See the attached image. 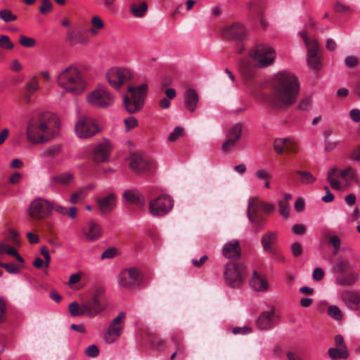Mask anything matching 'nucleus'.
Listing matches in <instances>:
<instances>
[{"instance_id":"nucleus-45","label":"nucleus","mask_w":360,"mask_h":360,"mask_svg":"<svg viewBox=\"0 0 360 360\" xmlns=\"http://www.w3.org/2000/svg\"><path fill=\"white\" fill-rule=\"evenodd\" d=\"M172 341L174 342L176 347V349L179 353L184 352V347L183 345V338L179 334H173L171 337Z\"/></svg>"},{"instance_id":"nucleus-26","label":"nucleus","mask_w":360,"mask_h":360,"mask_svg":"<svg viewBox=\"0 0 360 360\" xmlns=\"http://www.w3.org/2000/svg\"><path fill=\"white\" fill-rule=\"evenodd\" d=\"M222 254L224 257L229 259L240 258L241 250L239 242L234 240L225 243L222 249Z\"/></svg>"},{"instance_id":"nucleus-40","label":"nucleus","mask_w":360,"mask_h":360,"mask_svg":"<svg viewBox=\"0 0 360 360\" xmlns=\"http://www.w3.org/2000/svg\"><path fill=\"white\" fill-rule=\"evenodd\" d=\"M148 9V6L146 2H142L140 4H134L131 6V11L136 17H142Z\"/></svg>"},{"instance_id":"nucleus-18","label":"nucleus","mask_w":360,"mask_h":360,"mask_svg":"<svg viewBox=\"0 0 360 360\" xmlns=\"http://www.w3.org/2000/svg\"><path fill=\"white\" fill-rule=\"evenodd\" d=\"M247 33L244 25L238 22L224 27L221 31L223 38L234 41H242L246 37Z\"/></svg>"},{"instance_id":"nucleus-20","label":"nucleus","mask_w":360,"mask_h":360,"mask_svg":"<svg viewBox=\"0 0 360 360\" xmlns=\"http://www.w3.org/2000/svg\"><path fill=\"white\" fill-rule=\"evenodd\" d=\"M65 41L70 46L86 45L89 41V37L88 34L82 30L70 29L66 33Z\"/></svg>"},{"instance_id":"nucleus-62","label":"nucleus","mask_w":360,"mask_h":360,"mask_svg":"<svg viewBox=\"0 0 360 360\" xmlns=\"http://www.w3.org/2000/svg\"><path fill=\"white\" fill-rule=\"evenodd\" d=\"M345 64L348 68H352L359 64V60L355 56H347L345 58Z\"/></svg>"},{"instance_id":"nucleus-48","label":"nucleus","mask_w":360,"mask_h":360,"mask_svg":"<svg viewBox=\"0 0 360 360\" xmlns=\"http://www.w3.org/2000/svg\"><path fill=\"white\" fill-rule=\"evenodd\" d=\"M184 129L181 127H176L168 136V141L173 142L184 135Z\"/></svg>"},{"instance_id":"nucleus-17","label":"nucleus","mask_w":360,"mask_h":360,"mask_svg":"<svg viewBox=\"0 0 360 360\" xmlns=\"http://www.w3.org/2000/svg\"><path fill=\"white\" fill-rule=\"evenodd\" d=\"M141 283L140 272L136 268L122 270L119 276V283L123 288L132 289Z\"/></svg>"},{"instance_id":"nucleus-59","label":"nucleus","mask_w":360,"mask_h":360,"mask_svg":"<svg viewBox=\"0 0 360 360\" xmlns=\"http://www.w3.org/2000/svg\"><path fill=\"white\" fill-rule=\"evenodd\" d=\"M236 141L234 139H231L229 138H226V140L223 143L221 149L224 152H229L231 149H232L236 144Z\"/></svg>"},{"instance_id":"nucleus-52","label":"nucleus","mask_w":360,"mask_h":360,"mask_svg":"<svg viewBox=\"0 0 360 360\" xmlns=\"http://www.w3.org/2000/svg\"><path fill=\"white\" fill-rule=\"evenodd\" d=\"M280 214L285 219L289 217V204L286 201H280L278 203Z\"/></svg>"},{"instance_id":"nucleus-54","label":"nucleus","mask_w":360,"mask_h":360,"mask_svg":"<svg viewBox=\"0 0 360 360\" xmlns=\"http://www.w3.org/2000/svg\"><path fill=\"white\" fill-rule=\"evenodd\" d=\"M328 314L336 320H340L342 319V313L339 307L337 306H330L328 308Z\"/></svg>"},{"instance_id":"nucleus-55","label":"nucleus","mask_w":360,"mask_h":360,"mask_svg":"<svg viewBox=\"0 0 360 360\" xmlns=\"http://www.w3.org/2000/svg\"><path fill=\"white\" fill-rule=\"evenodd\" d=\"M0 267L4 268L10 274H18L20 271V268L13 264L0 262Z\"/></svg>"},{"instance_id":"nucleus-57","label":"nucleus","mask_w":360,"mask_h":360,"mask_svg":"<svg viewBox=\"0 0 360 360\" xmlns=\"http://www.w3.org/2000/svg\"><path fill=\"white\" fill-rule=\"evenodd\" d=\"M288 142H289L288 144H286L285 146V151L288 153H295L298 151V148L296 144V143L290 139H288Z\"/></svg>"},{"instance_id":"nucleus-16","label":"nucleus","mask_w":360,"mask_h":360,"mask_svg":"<svg viewBox=\"0 0 360 360\" xmlns=\"http://www.w3.org/2000/svg\"><path fill=\"white\" fill-rule=\"evenodd\" d=\"M356 172L352 167H347L345 169L338 171L337 168H332L328 172L327 180L329 181L333 188L339 190L340 184L336 178L341 177L346 181H351L355 178Z\"/></svg>"},{"instance_id":"nucleus-50","label":"nucleus","mask_w":360,"mask_h":360,"mask_svg":"<svg viewBox=\"0 0 360 360\" xmlns=\"http://www.w3.org/2000/svg\"><path fill=\"white\" fill-rule=\"evenodd\" d=\"M41 5L39 8V10L41 14H46L52 11L53 5L50 0H41Z\"/></svg>"},{"instance_id":"nucleus-39","label":"nucleus","mask_w":360,"mask_h":360,"mask_svg":"<svg viewBox=\"0 0 360 360\" xmlns=\"http://www.w3.org/2000/svg\"><path fill=\"white\" fill-rule=\"evenodd\" d=\"M325 237L328 240V243L333 247V253L336 254L340 248V238L337 235H331L330 233H326Z\"/></svg>"},{"instance_id":"nucleus-9","label":"nucleus","mask_w":360,"mask_h":360,"mask_svg":"<svg viewBox=\"0 0 360 360\" xmlns=\"http://www.w3.org/2000/svg\"><path fill=\"white\" fill-rule=\"evenodd\" d=\"M349 262L344 259L338 260L332 269V272L339 276L335 278V283L341 286L354 285L359 279L357 272L351 271L347 275H342L349 269Z\"/></svg>"},{"instance_id":"nucleus-32","label":"nucleus","mask_w":360,"mask_h":360,"mask_svg":"<svg viewBox=\"0 0 360 360\" xmlns=\"http://www.w3.org/2000/svg\"><path fill=\"white\" fill-rule=\"evenodd\" d=\"M39 88L38 79L36 77H33L27 84L25 87V98L28 103L30 101L31 96L35 93Z\"/></svg>"},{"instance_id":"nucleus-35","label":"nucleus","mask_w":360,"mask_h":360,"mask_svg":"<svg viewBox=\"0 0 360 360\" xmlns=\"http://www.w3.org/2000/svg\"><path fill=\"white\" fill-rule=\"evenodd\" d=\"M84 307V304L79 305L77 302H73L69 304L68 309L72 316H86Z\"/></svg>"},{"instance_id":"nucleus-31","label":"nucleus","mask_w":360,"mask_h":360,"mask_svg":"<svg viewBox=\"0 0 360 360\" xmlns=\"http://www.w3.org/2000/svg\"><path fill=\"white\" fill-rule=\"evenodd\" d=\"M123 197L132 204H135L140 207L145 205V198L137 190H127L124 193Z\"/></svg>"},{"instance_id":"nucleus-44","label":"nucleus","mask_w":360,"mask_h":360,"mask_svg":"<svg viewBox=\"0 0 360 360\" xmlns=\"http://www.w3.org/2000/svg\"><path fill=\"white\" fill-rule=\"evenodd\" d=\"M0 18L5 22L15 21L17 19V16L14 15L9 9H3L0 11Z\"/></svg>"},{"instance_id":"nucleus-2","label":"nucleus","mask_w":360,"mask_h":360,"mask_svg":"<svg viewBox=\"0 0 360 360\" xmlns=\"http://www.w3.org/2000/svg\"><path fill=\"white\" fill-rule=\"evenodd\" d=\"M58 117L50 112H34L27 123V140L32 143H41L53 139L58 133Z\"/></svg>"},{"instance_id":"nucleus-36","label":"nucleus","mask_w":360,"mask_h":360,"mask_svg":"<svg viewBox=\"0 0 360 360\" xmlns=\"http://www.w3.org/2000/svg\"><path fill=\"white\" fill-rule=\"evenodd\" d=\"M74 179L73 174L70 172L62 173L51 177V181L63 185H67Z\"/></svg>"},{"instance_id":"nucleus-58","label":"nucleus","mask_w":360,"mask_h":360,"mask_svg":"<svg viewBox=\"0 0 360 360\" xmlns=\"http://www.w3.org/2000/svg\"><path fill=\"white\" fill-rule=\"evenodd\" d=\"M311 105V98L308 96L303 98L299 103L297 108L300 110H306L309 109V108Z\"/></svg>"},{"instance_id":"nucleus-46","label":"nucleus","mask_w":360,"mask_h":360,"mask_svg":"<svg viewBox=\"0 0 360 360\" xmlns=\"http://www.w3.org/2000/svg\"><path fill=\"white\" fill-rule=\"evenodd\" d=\"M19 43L24 47L32 48L35 46L36 40L34 38L21 35L19 38Z\"/></svg>"},{"instance_id":"nucleus-56","label":"nucleus","mask_w":360,"mask_h":360,"mask_svg":"<svg viewBox=\"0 0 360 360\" xmlns=\"http://www.w3.org/2000/svg\"><path fill=\"white\" fill-rule=\"evenodd\" d=\"M124 122L125 124L126 131H127L138 126V121L134 117H129V118L125 119Z\"/></svg>"},{"instance_id":"nucleus-61","label":"nucleus","mask_w":360,"mask_h":360,"mask_svg":"<svg viewBox=\"0 0 360 360\" xmlns=\"http://www.w3.org/2000/svg\"><path fill=\"white\" fill-rule=\"evenodd\" d=\"M99 352L98 348L95 345H91L88 347L85 351L86 354L90 357H96Z\"/></svg>"},{"instance_id":"nucleus-37","label":"nucleus","mask_w":360,"mask_h":360,"mask_svg":"<svg viewBox=\"0 0 360 360\" xmlns=\"http://www.w3.org/2000/svg\"><path fill=\"white\" fill-rule=\"evenodd\" d=\"M296 174L300 176V183L302 184H311L316 181V177L309 172L297 170Z\"/></svg>"},{"instance_id":"nucleus-47","label":"nucleus","mask_w":360,"mask_h":360,"mask_svg":"<svg viewBox=\"0 0 360 360\" xmlns=\"http://www.w3.org/2000/svg\"><path fill=\"white\" fill-rule=\"evenodd\" d=\"M86 197V193L83 189H80L77 192L73 193L70 198V202L72 204H76L79 201L82 200Z\"/></svg>"},{"instance_id":"nucleus-8","label":"nucleus","mask_w":360,"mask_h":360,"mask_svg":"<svg viewBox=\"0 0 360 360\" xmlns=\"http://www.w3.org/2000/svg\"><path fill=\"white\" fill-rule=\"evenodd\" d=\"M84 304L86 316L89 318H93L105 311L108 307V302L105 297L103 289L101 288H96L92 297Z\"/></svg>"},{"instance_id":"nucleus-42","label":"nucleus","mask_w":360,"mask_h":360,"mask_svg":"<svg viewBox=\"0 0 360 360\" xmlns=\"http://www.w3.org/2000/svg\"><path fill=\"white\" fill-rule=\"evenodd\" d=\"M61 147L60 146H51L47 148L41 154L44 158H53L56 157L60 152Z\"/></svg>"},{"instance_id":"nucleus-24","label":"nucleus","mask_w":360,"mask_h":360,"mask_svg":"<svg viewBox=\"0 0 360 360\" xmlns=\"http://www.w3.org/2000/svg\"><path fill=\"white\" fill-rule=\"evenodd\" d=\"M100 212L103 214H110L116 206V195L110 193L103 198L96 199Z\"/></svg>"},{"instance_id":"nucleus-10","label":"nucleus","mask_w":360,"mask_h":360,"mask_svg":"<svg viewBox=\"0 0 360 360\" xmlns=\"http://www.w3.org/2000/svg\"><path fill=\"white\" fill-rule=\"evenodd\" d=\"M133 77L131 71L126 68L113 67L109 69L105 78L113 89L118 90L120 87L129 82Z\"/></svg>"},{"instance_id":"nucleus-27","label":"nucleus","mask_w":360,"mask_h":360,"mask_svg":"<svg viewBox=\"0 0 360 360\" xmlns=\"http://www.w3.org/2000/svg\"><path fill=\"white\" fill-rule=\"evenodd\" d=\"M83 233L87 240L92 242L98 240L101 236L102 229L98 223L90 221L88 222L86 227L83 229Z\"/></svg>"},{"instance_id":"nucleus-41","label":"nucleus","mask_w":360,"mask_h":360,"mask_svg":"<svg viewBox=\"0 0 360 360\" xmlns=\"http://www.w3.org/2000/svg\"><path fill=\"white\" fill-rule=\"evenodd\" d=\"M288 139H276L274 142V150L278 155L283 154L285 151V146L288 144Z\"/></svg>"},{"instance_id":"nucleus-49","label":"nucleus","mask_w":360,"mask_h":360,"mask_svg":"<svg viewBox=\"0 0 360 360\" xmlns=\"http://www.w3.org/2000/svg\"><path fill=\"white\" fill-rule=\"evenodd\" d=\"M339 141L336 139H324V149L326 152L333 151L338 146Z\"/></svg>"},{"instance_id":"nucleus-23","label":"nucleus","mask_w":360,"mask_h":360,"mask_svg":"<svg viewBox=\"0 0 360 360\" xmlns=\"http://www.w3.org/2000/svg\"><path fill=\"white\" fill-rule=\"evenodd\" d=\"M277 231H266L261 238V243L264 252L274 255L277 251Z\"/></svg>"},{"instance_id":"nucleus-53","label":"nucleus","mask_w":360,"mask_h":360,"mask_svg":"<svg viewBox=\"0 0 360 360\" xmlns=\"http://www.w3.org/2000/svg\"><path fill=\"white\" fill-rule=\"evenodd\" d=\"M0 47L4 49L10 50L13 48V44L8 37L2 35L0 37Z\"/></svg>"},{"instance_id":"nucleus-63","label":"nucleus","mask_w":360,"mask_h":360,"mask_svg":"<svg viewBox=\"0 0 360 360\" xmlns=\"http://www.w3.org/2000/svg\"><path fill=\"white\" fill-rule=\"evenodd\" d=\"M349 158L354 162L360 161V147L356 148L349 154Z\"/></svg>"},{"instance_id":"nucleus-64","label":"nucleus","mask_w":360,"mask_h":360,"mask_svg":"<svg viewBox=\"0 0 360 360\" xmlns=\"http://www.w3.org/2000/svg\"><path fill=\"white\" fill-rule=\"evenodd\" d=\"M350 118L355 122H360V110L359 109H352L349 112Z\"/></svg>"},{"instance_id":"nucleus-5","label":"nucleus","mask_w":360,"mask_h":360,"mask_svg":"<svg viewBox=\"0 0 360 360\" xmlns=\"http://www.w3.org/2000/svg\"><path fill=\"white\" fill-rule=\"evenodd\" d=\"M224 276L226 283L231 288H238L243 283L245 267L240 263L229 262L224 267Z\"/></svg>"},{"instance_id":"nucleus-11","label":"nucleus","mask_w":360,"mask_h":360,"mask_svg":"<svg viewBox=\"0 0 360 360\" xmlns=\"http://www.w3.org/2000/svg\"><path fill=\"white\" fill-rule=\"evenodd\" d=\"M86 101L96 108H107L113 105L115 96L105 89H97L88 94Z\"/></svg>"},{"instance_id":"nucleus-30","label":"nucleus","mask_w":360,"mask_h":360,"mask_svg":"<svg viewBox=\"0 0 360 360\" xmlns=\"http://www.w3.org/2000/svg\"><path fill=\"white\" fill-rule=\"evenodd\" d=\"M185 105L186 108L191 112L195 110L199 101L198 94L195 89H188L185 93Z\"/></svg>"},{"instance_id":"nucleus-33","label":"nucleus","mask_w":360,"mask_h":360,"mask_svg":"<svg viewBox=\"0 0 360 360\" xmlns=\"http://www.w3.org/2000/svg\"><path fill=\"white\" fill-rule=\"evenodd\" d=\"M328 354L333 360L338 359H347L349 356L346 346H342L340 348H330L328 349Z\"/></svg>"},{"instance_id":"nucleus-25","label":"nucleus","mask_w":360,"mask_h":360,"mask_svg":"<svg viewBox=\"0 0 360 360\" xmlns=\"http://www.w3.org/2000/svg\"><path fill=\"white\" fill-rule=\"evenodd\" d=\"M307 63L309 66L315 70L321 68V56L318 44H313L307 49Z\"/></svg>"},{"instance_id":"nucleus-13","label":"nucleus","mask_w":360,"mask_h":360,"mask_svg":"<svg viewBox=\"0 0 360 360\" xmlns=\"http://www.w3.org/2000/svg\"><path fill=\"white\" fill-rule=\"evenodd\" d=\"M247 214L249 220L255 225L257 231L264 227L265 219L259 198H252L249 200Z\"/></svg>"},{"instance_id":"nucleus-51","label":"nucleus","mask_w":360,"mask_h":360,"mask_svg":"<svg viewBox=\"0 0 360 360\" xmlns=\"http://www.w3.org/2000/svg\"><path fill=\"white\" fill-rule=\"evenodd\" d=\"M152 346L158 350H163L166 348L167 342L165 340L155 338L151 340Z\"/></svg>"},{"instance_id":"nucleus-19","label":"nucleus","mask_w":360,"mask_h":360,"mask_svg":"<svg viewBox=\"0 0 360 360\" xmlns=\"http://www.w3.org/2000/svg\"><path fill=\"white\" fill-rule=\"evenodd\" d=\"M112 147L107 141L98 143L92 151L91 159L96 164L107 162L110 160Z\"/></svg>"},{"instance_id":"nucleus-22","label":"nucleus","mask_w":360,"mask_h":360,"mask_svg":"<svg viewBox=\"0 0 360 360\" xmlns=\"http://www.w3.org/2000/svg\"><path fill=\"white\" fill-rule=\"evenodd\" d=\"M129 160V167L136 173L145 172L150 168V162L139 153L131 154Z\"/></svg>"},{"instance_id":"nucleus-12","label":"nucleus","mask_w":360,"mask_h":360,"mask_svg":"<svg viewBox=\"0 0 360 360\" xmlns=\"http://www.w3.org/2000/svg\"><path fill=\"white\" fill-rule=\"evenodd\" d=\"M126 313L120 311L110 323L104 335L105 342L108 344L115 342L122 335L125 325Z\"/></svg>"},{"instance_id":"nucleus-14","label":"nucleus","mask_w":360,"mask_h":360,"mask_svg":"<svg viewBox=\"0 0 360 360\" xmlns=\"http://www.w3.org/2000/svg\"><path fill=\"white\" fill-rule=\"evenodd\" d=\"M173 207V200L167 195H161L149 202L150 212L155 216H164Z\"/></svg>"},{"instance_id":"nucleus-38","label":"nucleus","mask_w":360,"mask_h":360,"mask_svg":"<svg viewBox=\"0 0 360 360\" xmlns=\"http://www.w3.org/2000/svg\"><path fill=\"white\" fill-rule=\"evenodd\" d=\"M242 124L237 123L231 127L227 133L226 138L238 141L242 135Z\"/></svg>"},{"instance_id":"nucleus-7","label":"nucleus","mask_w":360,"mask_h":360,"mask_svg":"<svg viewBox=\"0 0 360 360\" xmlns=\"http://www.w3.org/2000/svg\"><path fill=\"white\" fill-rule=\"evenodd\" d=\"M54 210V202L44 198L32 200L28 208L30 217L34 220H43L49 218Z\"/></svg>"},{"instance_id":"nucleus-29","label":"nucleus","mask_w":360,"mask_h":360,"mask_svg":"<svg viewBox=\"0 0 360 360\" xmlns=\"http://www.w3.org/2000/svg\"><path fill=\"white\" fill-rule=\"evenodd\" d=\"M274 309L263 312L257 320V326L261 330H267L273 326Z\"/></svg>"},{"instance_id":"nucleus-15","label":"nucleus","mask_w":360,"mask_h":360,"mask_svg":"<svg viewBox=\"0 0 360 360\" xmlns=\"http://www.w3.org/2000/svg\"><path fill=\"white\" fill-rule=\"evenodd\" d=\"M100 131L95 121L89 117H82L75 124V132L82 139L90 138Z\"/></svg>"},{"instance_id":"nucleus-3","label":"nucleus","mask_w":360,"mask_h":360,"mask_svg":"<svg viewBox=\"0 0 360 360\" xmlns=\"http://www.w3.org/2000/svg\"><path fill=\"white\" fill-rule=\"evenodd\" d=\"M58 85L65 92L77 96L87 89V82L80 70L75 65H69L60 71L56 78Z\"/></svg>"},{"instance_id":"nucleus-4","label":"nucleus","mask_w":360,"mask_h":360,"mask_svg":"<svg viewBox=\"0 0 360 360\" xmlns=\"http://www.w3.org/2000/svg\"><path fill=\"white\" fill-rule=\"evenodd\" d=\"M148 91V86L146 84L137 86L129 85L123 98V103L127 111L130 114L141 111L143 108Z\"/></svg>"},{"instance_id":"nucleus-6","label":"nucleus","mask_w":360,"mask_h":360,"mask_svg":"<svg viewBox=\"0 0 360 360\" xmlns=\"http://www.w3.org/2000/svg\"><path fill=\"white\" fill-rule=\"evenodd\" d=\"M250 56L259 68L271 65L276 58L275 50L267 44H257L250 53Z\"/></svg>"},{"instance_id":"nucleus-21","label":"nucleus","mask_w":360,"mask_h":360,"mask_svg":"<svg viewBox=\"0 0 360 360\" xmlns=\"http://www.w3.org/2000/svg\"><path fill=\"white\" fill-rule=\"evenodd\" d=\"M341 300L352 310H360V294L354 290H345L340 294Z\"/></svg>"},{"instance_id":"nucleus-1","label":"nucleus","mask_w":360,"mask_h":360,"mask_svg":"<svg viewBox=\"0 0 360 360\" xmlns=\"http://www.w3.org/2000/svg\"><path fill=\"white\" fill-rule=\"evenodd\" d=\"M300 94V83L295 75L289 72L277 73L274 79L269 97L271 105L276 109L293 105Z\"/></svg>"},{"instance_id":"nucleus-34","label":"nucleus","mask_w":360,"mask_h":360,"mask_svg":"<svg viewBox=\"0 0 360 360\" xmlns=\"http://www.w3.org/2000/svg\"><path fill=\"white\" fill-rule=\"evenodd\" d=\"M91 24V27L89 30V32L91 36H96L98 34L99 31L104 27V23L102 19L97 15L92 17Z\"/></svg>"},{"instance_id":"nucleus-43","label":"nucleus","mask_w":360,"mask_h":360,"mask_svg":"<svg viewBox=\"0 0 360 360\" xmlns=\"http://www.w3.org/2000/svg\"><path fill=\"white\" fill-rule=\"evenodd\" d=\"M120 255L119 250L115 247L108 248L101 255V259H112Z\"/></svg>"},{"instance_id":"nucleus-28","label":"nucleus","mask_w":360,"mask_h":360,"mask_svg":"<svg viewBox=\"0 0 360 360\" xmlns=\"http://www.w3.org/2000/svg\"><path fill=\"white\" fill-rule=\"evenodd\" d=\"M251 288L257 292L266 291L269 289V285L264 276H260L257 271H254L250 279Z\"/></svg>"},{"instance_id":"nucleus-60","label":"nucleus","mask_w":360,"mask_h":360,"mask_svg":"<svg viewBox=\"0 0 360 360\" xmlns=\"http://www.w3.org/2000/svg\"><path fill=\"white\" fill-rule=\"evenodd\" d=\"M291 251L294 257H299L302 253V248L300 243H293L291 245Z\"/></svg>"}]
</instances>
